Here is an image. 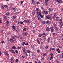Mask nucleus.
<instances>
[{"instance_id": "43", "label": "nucleus", "mask_w": 63, "mask_h": 63, "mask_svg": "<svg viewBox=\"0 0 63 63\" xmlns=\"http://www.w3.org/2000/svg\"><path fill=\"white\" fill-rule=\"evenodd\" d=\"M24 21V22H25V23L27 22V20H25Z\"/></svg>"}, {"instance_id": "4", "label": "nucleus", "mask_w": 63, "mask_h": 63, "mask_svg": "<svg viewBox=\"0 0 63 63\" xmlns=\"http://www.w3.org/2000/svg\"><path fill=\"white\" fill-rule=\"evenodd\" d=\"M9 50L10 51H11L12 53H14V54H15V53H16V52H15L14 51V50L11 49L10 50Z\"/></svg>"}, {"instance_id": "21", "label": "nucleus", "mask_w": 63, "mask_h": 63, "mask_svg": "<svg viewBox=\"0 0 63 63\" xmlns=\"http://www.w3.org/2000/svg\"><path fill=\"white\" fill-rule=\"evenodd\" d=\"M16 10H17V9H16V7L14 8L13 10L14 11H16Z\"/></svg>"}, {"instance_id": "31", "label": "nucleus", "mask_w": 63, "mask_h": 63, "mask_svg": "<svg viewBox=\"0 0 63 63\" xmlns=\"http://www.w3.org/2000/svg\"><path fill=\"white\" fill-rule=\"evenodd\" d=\"M23 31H26V28H25L23 29Z\"/></svg>"}, {"instance_id": "42", "label": "nucleus", "mask_w": 63, "mask_h": 63, "mask_svg": "<svg viewBox=\"0 0 63 63\" xmlns=\"http://www.w3.org/2000/svg\"><path fill=\"white\" fill-rule=\"evenodd\" d=\"M4 8V6L2 5L1 6V9H3Z\"/></svg>"}, {"instance_id": "23", "label": "nucleus", "mask_w": 63, "mask_h": 63, "mask_svg": "<svg viewBox=\"0 0 63 63\" xmlns=\"http://www.w3.org/2000/svg\"><path fill=\"white\" fill-rule=\"evenodd\" d=\"M16 18V16H13V19H15Z\"/></svg>"}, {"instance_id": "40", "label": "nucleus", "mask_w": 63, "mask_h": 63, "mask_svg": "<svg viewBox=\"0 0 63 63\" xmlns=\"http://www.w3.org/2000/svg\"><path fill=\"white\" fill-rule=\"evenodd\" d=\"M59 48H62V46H59Z\"/></svg>"}, {"instance_id": "48", "label": "nucleus", "mask_w": 63, "mask_h": 63, "mask_svg": "<svg viewBox=\"0 0 63 63\" xmlns=\"http://www.w3.org/2000/svg\"><path fill=\"white\" fill-rule=\"evenodd\" d=\"M36 11L38 12V11H39V8H37L36 9Z\"/></svg>"}, {"instance_id": "12", "label": "nucleus", "mask_w": 63, "mask_h": 63, "mask_svg": "<svg viewBox=\"0 0 63 63\" xmlns=\"http://www.w3.org/2000/svg\"><path fill=\"white\" fill-rule=\"evenodd\" d=\"M28 34V33L27 32H25V33H23V35H24V36H27Z\"/></svg>"}, {"instance_id": "28", "label": "nucleus", "mask_w": 63, "mask_h": 63, "mask_svg": "<svg viewBox=\"0 0 63 63\" xmlns=\"http://www.w3.org/2000/svg\"><path fill=\"white\" fill-rule=\"evenodd\" d=\"M53 58V56H51V57H50V60H51Z\"/></svg>"}, {"instance_id": "51", "label": "nucleus", "mask_w": 63, "mask_h": 63, "mask_svg": "<svg viewBox=\"0 0 63 63\" xmlns=\"http://www.w3.org/2000/svg\"><path fill=\"white\" fill-rule=\"evenodd\" d=\"M21 48V47H19L18 48V49H20Z\"/></svg>"}, {"instance_id": "37", "label": "nucleus", "mask_w": 63, "mask_h": 63, "mask_svg": "<svg viewBox=\"0 0 63 63\" xmlns=\"http://www.w3.org/2000/svg\"><path fill=\"white\" fill-rule=\"evenodd\" d=\"M38 37H42V36L41 35V34H39L38 35Z\"/></svg>"}, {"instance_id": "19", "label": "nucleus", "mask_w": 63, "mask_h": 63, "mask_svg": "<svg viewBox=\"0 0 63 63\" xmlns=\"http://www.w3.org/2000/svg\"><path fill=\"white\" fill-rule=\"evenodd\" d=\"M2 18H1L0 19V23H2Z\"/></svg>"}, {"instance_id": "9", "label": "nucleus", "mask_w": 63, "mask_h": 63, "mask_svg": "<svg viewBox=\"0 0 63 63\" xmlns=\"http://www.w3.org/2000/svg\"><path fill=\"white\" fill-rule=\"evenodd\" d=\"M59 18H60V17H56L55 19L56 21H57L59 20V19H58Z\"/></svg>"}, {"instance_id": "34", "label": "nucleus", "mask_w": 63, "mask_h": 63, "mask_svg": "<svg viewBox=\"0 0 63 63\" xmlns=\"http://www.w3.org/2000/svg\"><path fill=\"white\" fill-rule=\"evenodd\" d=\"M53 54L52 53H51L50 54V55L51 57L53 56Z\"/></svg>"}, {"instance_id": "53", "label": "nucleus", "mask_w": 63, "mask_h": 63, "mask_svg": "<svg viewBox=\"0 0 63 63\" xmlns=\"http://www.w3.org/2000/svg\"><path fill=\"white\" fill-rule=\"evenodd\" d=\"M48 1H49V0H45V2H48Z\"/></svg>"}, {"instance_id": "20", "label": "nucleus", "mask_w": 63, "mask_h": 63, "mask_svg": "<svg viewBox=\"0 0 63 63\" xmlns=\"http://www.w3.org/2000/svg\"><path fill=\"white\" fill-rule=\"evenodd\" d=\"M47 55V54L46 53H44L43 54V56H46Z\"/></svg>"}, {"instance_id": "61", "label": "nucleus", "mask_w": 63, "mask_h": 63, "mask_svg": "<svg viewBox=\"0 0 63 63\" xmlns=\"http://www.w3.org/2000/svg\"><path fill=\"white\" fill-rule=\"evenodd\" d=\"M6 55H7V56H9V54H8V53H7L6 54Z\"/></svg>"}, {"instance_id": "32", "label": "nucleus", "mask_w": 63, "mask_h": 63, "mask_svg": "<svg viewBox=\"0 0 63 63\" xmlns=\"http://www.w3.org/2000/svg\"><path fill=\"white\" fill-rule=\"evenodd\" d=\"M61 23L60 24L61 26H63V23H62V22H60Z\"/></svg>"}, {"instance_id": "25", "label": "nucleus", "mask_w": 63, "mask_h": 63, "mask_svg": "<svg viewBox=\"0 0 63 63\" xmlns=\"http://www.w3.org/2000/svg\"><path fill=\"white\" fill-rule=\"evenodd\" d=\"M25 42H23L22 44V46H24V45L25 44Z\"/></svg>"}, {"instance_id": "24", "label": "nucleus", "mask_w": 63, "mask_h": 63, "mask_svg": "<svg viewBox=\"0 0 63 63\" xmlns=\"http://www.w3.org/2000/svg\"><path fill=\"white\" fill-rule=\"evenodd\" d=\"M14 58V57H12L10 59V60H11V61H13V59Z\"/></svg>"}, {"instance_id": "7", "label": "nucleus", "mask_w": 63, "mask_h": 63, "mask_svg": "<svg viewBox=\"0 0 63 63\" xmlns=\"http://www.w3.org/2000/svg\"><path fill=\"white\" fill-rule=\"evenodd\" d=\"M46 30L48 32H49L50 31V28L49 27H47L46 28Z\"/></svg>"}, {"instance_id": "26", "label": "nucleus", "mask_w": 63, "mask_h": 63, "mask_svg": "<svg viewBox=\"0 0 63 63\" xmlns=\"http://www.w3.org/2000/svg\"><path fill=\"white\" fill-rule=\"evenodd\" d=\"M27 22L28 23H30V20H28L27 21Z\"/></svg>"}, {"instance_id": "6", "label": "nucleus", "mask_w": 63, "mask_h": 63, "mask_svg": "<svg viewBox=\"0 0 63 63\" xmlns=\"http://www.w3.org/2000/svg\"><path fill=\"white\" fill-rule=\"evenodd\" d=\"M43 14H45V15H47L48 14V12L47 11H44L43 12Z\"/></svg>"}, {"instance_id": "55", "label": "nucleus", "mask_w": 63, "mask_h": 63, "mask_svg": "<svg viewBox=\"0 0 63 63\" xmlns=\"http://www.w3.org/2000/svg\"><path fill=\"white\" fill-rule=\"evenodd\" d=\"M14 8H11V9L12 11H14Z\"/></svg>"}, {"instance_id": "54", "label": "nucleus", "mask_w": 63, "mask_h": 63, "mask_svg": "<svg viewBox=\"0 0 63 63\" xmlns=\"http://www.w3.org/2000/svg\"><path fill=\"white\" fill-rule=\"evenodd\" d=\"M58 53H60V50H59L58 51Z\"/></svg>"}, {"instance_id": "63", "label": "nucleus", "mask_w": 63, "mask_h": 63, "mask_svg": "<svg viewBox=\"0 0 63 63\" xmlns=\"http://www.w3.org/2000/svg\"><path fill=\"white\" fill-rule=\"evenodd\" d=\"M60 49L59 48L58 49H57L56 50L57 51H58Z\"/></svg>"}, {"instance_id": "13", "label": "nucleus", "mask_w": 63, "mask_h": 63, "mask_svg": "<svg viewBox=\"0 0 63 63\" xmlns=\"http://www.w3.org/2000/svg\"><path fill=\"white\" fill-rule=\"evenodd\" d=\"M37 42L38 44H39V45H40V44H41V43H40V41L39 40V39H38V38H37Z\"/></svg>"}, {"instance_id": "44", "label": "nucleus", "mask_w": 63, "mask_h": 63, "mask_svg": "<svg viewBox=\"0 0 63 63\" xmlns=\"http://www.w3.org/2000/svg\"><path fill=\"white\" fill-rule=\"evenodd\" d=\"M40 51V50L39 49H38L37 51V52H39Z\"/></svg>"}, {"instance_id": "64", "label": "nucleus", "mask_w": 63, "mask_h": 63, "mask_svg": "<svg viewBox=\"0 0 63 63\" xmlns=\"http://www.w3.org/2000/svg\"><path fill=\"white\" fill-rule=\"evenodd\" d=\"M43 35H46V34H45V32H44L43 33Z\"/></svg>"}, {"instance_id": "62", "label": "nucleus", "mask_w": 63, "mask_h": 63, "mask_svg": "<svg viewBox=\"0 0 63 63\" xmlns=\"http://www.w3.org/2000/svg\"><path fill=\"white\" fill-rule=\"evenodd\" d=\"M5 16H6H6H7V13H5Z\"/></svg>"}, {"instance_id": "50", "label": "nucleus", "mask_w": 63, "mask_h": 63, "mask_svg": "<svg viewBox=\"0 0 63 63\" xmlns=\"http://www.w3.org/2000/svg\"><path fill=\"white\" fill-rule=\"evenodd\" d=\"M42 23H43V24H45V21H43V22Z\"/></svg>"}, {"instance_id": "60", "label": "nucleus", "mask_w": 63, "mask_h": 63, "mask_svg": "<svg viewBox=\"0 0 63 63\" xmlns=\"http://www.w3.org/2000/svg\"><path fill=\"white\" fill-rule=\"evenodd\" d=\"M1 54H2V52H1V51H0V56L1 55Z\"/></svg>"}, {"instance_id": "38", "label": "nucleus", "mask_w": 63, "mask_h": 63, "mask_svg": "<svg viewBox=\"0 0 63 63\" xmlns=\"http://www.w3.org/2000/svg\"><path fill=\"white\" fill-rule=\"evenodd\" d=\"M16 47H15V46H13L12 47V48H13V49H16Z\"/></svg>"}, {"instance_id": "57", "label": "nucleus", "mask_w": 63, "mask_h": 63, "mask_svg": "<svg viewBox=\"0 0 63 63\" xmlns=\"http://www.w3.org/2000/svg\"><path fill=\"white\" fill-rule=\"evenodd\" d=\"M44 60V58L43 57H42V60Z\"/></svg>"}, {"instance_id": "15", "label": "nucleus", "mask_w": 63, "mask_h": 63, "mask_svg": "<svg viewBox=\"0 0 63 63\" xmlns=\"http://www.w3.org/2000/svg\"><path fill=\"white\" fill-rule=\"evenodd\" d=\"M23 51L24 53H26V52L25 51H26V49L25 48H23Z\"/></svg>"}, {"instance_id": "45", "label": "nucleus", "mask_w": 63, "mask_h": 63, "mask_svg": "<svg viewBox=\"0 0 63 63\" xmlns=\"http://www.w3.org/2000/svg\"><path fill=\"white\" fill-rule=\"evenodd\" d=\"M56 1L58 2V3H59V1L60 0H56Z\"/></svg>"}, {"instance_id": "59", "label": "nucleus", "mask_w": 63, "mask_h": 63, "mask_svg": "<svg viewBox=\"0 0 63 63\" xmlns=\"http://www.w3.org/2000/svg\"><path fill=\"white\" fill-rule=\"evenodd\" d=\"M28 51L29 53H30V50H28Z\"/></svg>"}, {"instance_id": "1", "label": "nucleus", "mask_w": 63, "mask_h": 63, "mask_svg": "<svg viewBox=\"0 0 63 63\" xmlns=\"http://www.w3.org/2000/svg\"><path fill=\"white\" fill-rule=\"evenodd\" d=\"M8 41L9 43L11 42L12 43H15L16 41V40L15 39V37L13 36L10 39H9Z\"/></svg>"}, {"instance_id": "8", "label": "nucleus", "mask_w": 63, "mask_h": 63, "mask_svg": "<svg viewBox=\"0 0 63 63\" xmlns=\"http://www.w3.org/2000/svg\"><path fill=\"white\" fill-rule=\"evenodd\" d=\"M53 27H51L50 28V29H51L50 31H51V32H53L54 31V29H53Z\"/></svg>"}, {"instance_id": "47", "label": "nucleus", "mask_w": 63, "mask_h": 63, "mask_svg": "<svg viewBox=\"0 0 63 63\" xmlns=\"http://www.w3.org/2000/svg\"><path fill=\"white\" fill-rule=\"evenodd\" d=\"M20 24H23L24 23H23V22L22 21H21V22H20Z\"/></svg>"}, {"instance_id": "2", "label": "nucleus", "mask_w": 63, "mask_h": 63, "mask_svg": "<svg viewBox=\"0 0 63 63\" xmlns=\"http://www.w3.org/2000/svg\"><path fill=\"white\" fill-rule=\"evenodd\" d=\"M37 14H38L39 16H40L42 18H43V16H44V15H42V14H41V13L40 12H37Z\"/></svg>"}, {"instance_id": "33", "label": "nucleus", "mask_w": 63, "mask_h": 63, "mask_svg": "<svg viewBox=\"0 0 63 63\" xmlns=\"http://www.w3.org/2000/svg\"><path fill=\"white\" fill-rule=\"evenodd\" d=\"M48 48V46H46L45 47V48L46 49H47Z\"/></svg>"}, {"instance_id": "39", "label": "nucleus", "mask_w": 63, "mask_h": 63, "mask_svg": "<svg viewBox=\"0 0 63 63\" xmlns=\"http://www.w3.org/2000/svg\"><path fill=\"white\" fill-rule=\"evenodd\" d=\"M21 5H22V4H23V1H21Z\"/></svg>"}, {"instance_id": "17", "label": "nucleus", "mask_w": 63, "mask_h": 63, "mask_svg": "<svg viewBox=\"0 0 63 63\" xmlns=\"http://www.w3.org/2000/svg\"><path fill=\"white\" fill-rule=\"evenodd\" d=\"M4 19H5V20H7V19H8V18L6 16H5L4 17Z\"/></svg>"}, {"instance_id": "46", "label": "nucleus", "mask_w": 63, "mask_h": 63, "mask_svg": "<svg viewBox=\"0 0 63 63\" xmlns=\"http://www.w3.org/2000/svg\"><path fill=\"white\" fill-rule=\"evenodd\" d=\"M16 62H18V59H16Z\"/></svg>"}, {"instance_id": "16", "label": "nucleus", "mask_w": 63, "mask_h": 63, "mask_svg": "<svg viewBox=\"0 0 63 63\" xmlns=\"http://www.w3.org/2000/svg\"><path fill=\"white\" fill-rule=\"evenodd\" d=\"M12 27L13 29L14 30H15V29H16V26H12Z\"/></svg>"}, {"instance_id": "36", "label": "nucleus", "mask_w": 63, "mask_h": 63, "mask_svg": "<svg viewBox=\"0 0 63 63\" xmlns=\"http://www.w3.org/2000/svg\"><path fill=\"white\" fill-rule=\"evenodd\" d=\"M41 18L40 17H39L38 18V20H41Z\"/></svg>"}, {"instance_id": "11", "label": "nucleus", "mask_w": 63, "mask_h": 63, "mask_svg": "<svg viewBox=\"0 0 63 63\" xmlns=\"http://www.w3.org/2000/svg\"><path fill=\"white\" fill-rule=\"evenodd\" d=\"M55 50V48H51L50 49V51H51V50Z\"/></svg>"}, {"instance_id": "30", "label": "nucleus", "mask_w": 63, "mask_h": 63, "mask_svg": "<svg viewBox=\"0 0 63 63\" xmlns=\"http://www.w3.org/2000/svg\"><path fill=\"white\" fill-rule=\"evenodd\" d=\"M59 3H62V1L61 0H60Z\"/></svg>"}, {"instance_id": "58", "label": "nucleus", "mask_w": 63, "mask_h": 63, "mask_svg": "<svg viewBox=\"0 0 63 63\" xmlns=\"http://www.w3.org/2000/svg\"><path fill=\"white\" fill-rule=\"evenodd\" d=\"M35 32H36V31L35 30H33V33H35Z\"/></svg>"}, {"instance_id": "18", "label": "nucleus", "mask_w": 63, "mask_h": 63, "mask_svg": "<svg viewBox=\"0 0 63 63\" xmlns=\"http://www.w3.org/2000/svg\"><path fill=\"white\" fill-rule=\"evenodd\" d=\"M55 30L57 31H58V28L57 27H55Z\"/></svg>"}, {"instance_id": "41", "label": "nucleus", "mask_w": 63, "mask_h": 63, "mask_svg": "<svg viewBox=\"0 0 63 63\" xmlns=\"http://www.w3.org/2000/svg\"><path fill=\"white\" fill-rule=\"evenodd\" d=\"M9 22H10L8 20H7L6 21V23H9Z\"/></svg>"}, {"instance_id": "49", "label": "nucleus", "mask_w": 63, "mask_h": 63, "mask_svg": "<svg viewBox=\"0 0 63 63\" xmlns=\"http://www.w3.org/2000/svg\"><path fill=\"white\" fill-rule=\"evenodd\" d=\"M25 45H26V46H28V43H25Z\"/></svg>"}, {"instance_id": "3", "label": "nucleus", "mask_w": 63, "mask_h": 63, "mask_svg": "<svg viewBox=\"0 0 63 63\" xmlns=\"http://www.w3.org/2000/svg\"><path fill=\"white\" fill-rule=\"evenodd\" d=\"M46 17L47 19H50L51 18V16H50L49 15L47 16Z\"/></svg>"}, {"instance_id": "27", "label": "nucleus", "mask_w": 63, "mask_h": 63, "mask_svg": "<svg viewBox=\"0 0 63 63\" xmlns=\"http://www.w3.org/2000/svg\"><path fill=\"white\" fill-rule=\"evenodd\" d=\"M42 39H43L42 38H40L39 39V41H42V40H42Z\"/></svg>"}, {"instance_id": "22", "label": "nucleus", "mask_w": 63, "mask_h": 63, "mask_svg": "<svg viewBox=\"0 0 63 63\" xmlns=\"http://www.w3.org/2000/svg\"><path fill=\"white\" fill-rule=\"evenodd\" d=\"M41 9L42 10H44V7L43 6H41Z\"/></svg>"}, {"instance_id": "56", "label": "nucleus", "mask_w": 63, "mask_h": 63, "mask_svg": "<svg viewBox=\"0 0 63 63\" xmlns=\"http://www.w3.org/2000/svg\"><path fill=\"white\" fill-rule=\"evenodd\" d=\"M50 38H48V39L47 41H50Z\"/></svg>"}, {"instance_id": "5", "label": "nucleus", "mask_w": 63, "mask_h": 63, "mask_svg": "<svg viewBox=\"0 0 63 63\" xmlns=\"http://www.w3.org/2000/svg\"><path fill=\"white\" fill-rule=\"evenodd\" d=\"M46 23L47 24H50L51 23V22L49 20H47L46 21Z\"/></svg>"}, {"instance_id": "35", "label": "nucleus", "mask_w": 63, "mask_h": 63, "mask_svg": "<svg viewBox=\"0 0 63 63\" xmlns=\"http://www.w3.org/2000/svg\"><path fill=\"white\" fill-rule=\"evenodd\" d=\"M15 51L16 52V53H18V51L16 50H15Z\"/></svg>"}, {"instance_id": "52", "label": "nucleus", "mask_w": 63, "mask_h": 63, "mask_svg": "<svg viewBox=\"0 0 63 63\" xmlns=\"http://www.w3.org/2000/svg\"><path fill=\"white\" fill-rule=\"evenodd\" d=\"M32 14L33 15H34L35 14V12H32Z\"/></svg>"}, {"instance_id": "10", "label": "nucleus", "mask_w": 63, "mask_h": 63, "mask_svg": "<svg viewBox=\"0 0 63 63\" xmlns=\"http://www.w3.org/2000/svg\"><path fill=\"white\" fill-rule=\"evenodd\" d=\"M51 9L50 8L48 9V12L49 13H50L51 12Z\"/></svg>"}, {"instance_id": "29", "label": "nucleus", "mask_w": 63, "mask_h": 63, "mask_svg": "<svg viewBox=\"0 0 63 63\" xmlns=\"http://www.w3.org/2000/svg\"><path fill=\"white\" fill-rule=\"evenodd\" d=\"M3 6L5 8H7V7H8V6H7V5H4Z\"/></svg>"}, {"instance_id": "14", "label": "nucleus", "mask_w": 63, "mask_h": 63, "mask_svg": "<svg viewBox=\"0 0 63 63\" xmlns=\"http://www.w3.org/2000/svg\"><path fill=\"white\" fill-rule=\"evenodd\" d=\"M35 3V2L34 0H32V3L33 4H34V5L36 4V3Z\"/></svg>"}]
</instances>
